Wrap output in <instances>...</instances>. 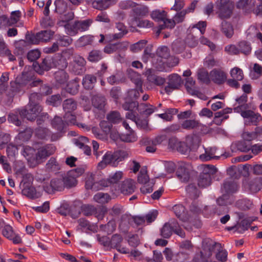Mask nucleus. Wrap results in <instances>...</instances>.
Here are the masks:
<instances>
[{
	"label": "nucleus",
	"mask_w": 262,
	"mask_h": 262,
	"mask_svg": "<svg viewBox=\"0 0 262 262\" xmlns=\"http://www.w3.org/2000/svg\"><path fill=\"white\" fill-rule=\"evenodd\" d=\"M198 168L201 171L198 180L199 187L205 188L211 184V176L215 174L217 169L214 165H200Z\"/></svg>",
	"instance_id": "f257e3e1"
},
{
	"label": "nucleus",
	"mask_w": 262,
	"mask_h": 262,
	"mask_svg": "<svg viewBox=\"0 0 262 262\" xmlns=\"http://www.w3.org/2000/svg\"><path fill=\"white\" fill-rule=\"evenodd\" d=\"M93 23V20L91 18L84 20H75L72 24H66L64 27L70 36H75L79 32H85L89 30Z\"/></svg>",
	"instance_id": "f03ea898"
},
{
	"label": "nucleus",
	"mask_w": 262,
	"mask_h": 262,
	"mask_svg": "<svg viewBox=\"0 0 262 262\" xmlns=\"http://www.w3.org/2000/svg\"><path fill=\"white\" fill-rule=\"evenodd\" d=\"M54 34V32L51 30H43L35 34H26V39L29 43L37 45L40 42L49 41Z\"/></svg>",
	"instance_id": "7ed1b4c3"
},
{
	"label": "nucleus",
	"mask_w": 262,
	"mask_h": 262,
	"mask_svg": "<svg viewBox=\"0 0 262 262\" xmlns=\"http://www.w3.org/2000/svg\"><path fill=\"white\" fill-rule=\"evenodd\" d=\"M128 154L124 150H117L114 152L107 151L103 156L102 160L98 164H112L115 162H120L127 157Z\"/></svg>",
	"instance_id": "20e7f679"
},
{
	"label": "nucleus",
	"mask_w": 262,
	"mask_h": 262,
	"mask_svg": "<svg viewBox=\"0 0 262 262\" xmlns=\"http://www.w3.org/2000/svg\"><path fill=\"white\" fill-rule=\"evenodd\" d=\"M217 8L220 18L225 19L229 18L231 17L233 9V5L229 0L218 1Z\"/></svg>",
	"instance_id": "39448f33"
},
{
	"label": "nucleus",
	"mask_w": 262,
	"mask_h": 262,
	"mask_svg": "<svg viewBox=\"0 0 262 262\" xmlns=\"http://www.w3.org/2000/svg\"><path fill=\"white\" fill-rule=\"evenodd\" d=\"M227 172L231 178L238 179L241 176L246 177L249 176V167L247 165H233Z\"/></svg>",
	"instance_id": "423d86ee"
},
{
	"label": "nucleus",
	"mask_w": 262,
	"mask_h": 262,
	"mask_svg": "<svg viewBox=\"0 0 262 262\" xmlns=\"http://www.w3.org/2000/svg\"><path fill=\"white\" fill-rule=\"evenodd\" d=\"M73 54L72 49H67L63 52L62 55H56L53 57L54 58V66L60 70H64L68 66L67 59L70 58Z\"/></svg>",
	"instance_id": "0eeeda50"
},
{
	"label": "nucleus",
	"mask_w": 262,
	"mask_h": 262,
	"mask_svg": "<svg viewBox=\"0 0 262 262\" xmlns=\"http://www.w3.org/2000/svg\"><path fill=\"white\" fill-rule=\"evenodd\" d=\"M42 111V107L39 104L29 105V109L21 110L19 114L22 118H26L31 121H34Z\"/></svg>",
	"instance_id": "6e6552de"
},
{
	"label": "nucleus",
	"mask_w": 262,
	"mask_h": 262,
	"mask_svg": "<svg viewBox=\"0 0 262 262\" xmlns=\"http://www.w3.org/2000/svg\"><path fill=\"white\" fill-rule=\"evenodd\" d=\"M193 172L192 165H178L176 175L182 182L186 183L189 180Z\"/></svg>",
	"instance_id": "1a4fd4ad"
},
{
	"label": "nucleus",
	"mask_w": 262,
	"mask_h": 262,
	"mask_svg": "<svg viewBox=\"0 0 262 262\" xmlns=\"http://www.w3.org/2000/svg\"><path fill=\"white\" fill-rule=\"evenodd\" d=\"M182 83V79L177 74L170 75L168 77L167 85L165 87V92L169 94L173 91L179 89Z\"/></svg>",
	"instance_id": "9d476101"
},
{
	"label": "nucleus",
	"mask_w": 262,
	"mask_h": 262,
	"mask_svg": "<svg viewBox=\"0 0 262 262\" xmlns=\"http://www.w3.org/2000/svg\"><path fill=\"white\" fill-rule=\"evenodd\" d=\"M216 148L215 147H210L205 149V152L199 156L200 159L202 162H207L212 159H225L230 156L229 153H225L220 156H215Z\"/></svg>",
	"instance_id": "9b49d317"
},
{
	"label": "nucleus",
	"mask_w": 262,
	"mask_h": 262,
	"mask_svg": "<svg viewBox=\"0 0 262 262\" xmlns=\"http://www.w3.org/2000/svg\"><path fill=\"white\" fill-rule=\"evenodd\" d=\"M54 58L53 57H46L44 58L40 63H33L34 69L38 74L41 75L43 73L44 71H48L52 68H54Z\"/></svg>",
	"instance_id": "f8f14e48"
},
{
	"label": "nucleus",
	"mask_w": 262,
	"mask_h": 262,
	"mask_svg": "<svg viewBox=\"0 0 262 262\" xmlns=\"http://www.w3.org/2000/svg\"><path fill=\"white\" fill-rule=\"evenodd\" d=\"M86 61L81 56H78L75 57L72 68V71L76 75H80L85 71Z\"/></svg>",
	"instance_id": "ddd939ff"
},
{
	"label": "nucleus",
	"mask_w": 262,
	"mask_h": 262,
	"mask_svg": "<svg viewBox=\"0 0 262 262\" xmlns=\"http://www.w3.org/2000/svg\"><path fill=\"white\" fill-rule=\"evenodd\" d=\"M54 152V148L50 145H46L40 147L38 149L37 152H36L35 161L43 162V159H46Z\"/></svg>",
	"instance_id": "4468645a"
},
{
	"label": "nucleus",
	"mask_w": 262,
	"mask_h": 262,
	"mask_svg": "<svg viewBox=\"0 0 262 262\" xmlns=\"http://www.w3.org/2000/svg\"><path fill=\"white\" fill-rule=\"evenodd\" d=\"M136 182L131 179H127L123 181L120 186V190L122 193L128 194L133 193L136 189Z\"/></svg>",
	"instance_id": "2eb2a0df"
},
{
	"label": "nucleus",
	"mask_w": 262,
	"mask_h": 262,
	"mask_svg": "<svg viewBox=\"0 0 262 262\" xmlns=\"http://www.w3.org/2000/svg\"><path fill=\"white\" fill-rule=\"evenodd\" d=\"M238 189L237 184L231 179L226 180L221 187L223 193H226L229 195L236 192Z\"/></svg>",
	"instance_id": "dca6fc26"
},
{
	"label": "nucleus",
	"mask_w": 262,
	"mask_h": 262,
	"mask_svg": "<svg viewBox=\"0 0 262 262\" xmlns=\"http://www.w3.org/2000/svg\"><path fill=\"white\" fill-rule=\"evenodd\" d=\"M132 12H133L134 20L137 21L139 19L148 15L149 9L146 6L138 5L132 9Z\"/></svg>",
	"instance_id": "f3484780"
},
{
	"label": "nucleus",
	"mask_w": 262,
	"mask_h": 262,
	"mask_svg": "<svg viewBox=\"0 0 262 262\" xmlns=\"http://www.w3.org/2000/svg\"><path fill=\"white\" fill-rule=\"evenodd\" d=\"M145 75L147 77V80L149 82L157 85H162L165 82V78L156 75L152 69H147L145 72Z\"/></svg>",
	"instance_id": "a211bd4d"
},
{
	"label": "nucleus",
	"mask_w": 262,
	"mask_h": 262,
	"mask_svg": "<svg viewBox=\"0 0 262 262\" xmlns=\"http://www.w3.org/2000/svg\"><path fill=\"white\" fill-rule=\"evenodd\" d=\"M242 117L248 119L253 125H257L258 123L262 120V117L258 113H255L251 110H247L246 112H243Z\"/></svg>",
	"instance_id": "6ab92c4d"
},
{
	"label": "nucleus",
	"mask_w": 262,
	"mask_h": 262,
	"mask_svg": "<svg viewBox=\"0 0 262 262\" xmlns=\"http://www.w3.org/2000/svg\"><path fill=\"white\" fill-rule=\"evenodd\" d=\"M123 177V172L119 171L110 176L107 179H104L100 181V185L102 187H108L110 185L117 183Z\"/></svg>",
	"instance_id": "aec40b11"
},
{
	"label": "nucleus",
	"mask_w": 262,
	"mask_h": 262,
	"mask_svg": "<svg viewBox=\"0 0 262 262\" xmlns=\"http://www.w3.org/2000/svg\"><path fill=\"white\" fill-rule=\"evenodd\" d=\"M93 106L98 110H103L106 104V100L104 96L100 94L94 95L91 98Z\"/></svg>",
	"instance_id": "412c9836"
},
{
	"label": "nucleus",
	"mask_w": 262,
	"mask_h": 262,
	"mask_svg": "<svg viewBox=\"0 0 262 262\" xmlns=\"http://www.w3.org/2000/svg\"><path fill=\"white\" fill-rule=\"evenodd\" d=\"M176 225V221L175 220H171L169 222L166 223L161 229V236L165 238H169L173 232Z\"/></svg>",
	"instance_id": "4be33fe9"
},
{
	"label": "nucleus",
	"mask_w": 262,
	"mask_h": 262,
	"mask_svg": "<svg viewBox=\"0 0 262 262\" xmlns=\"http://www.w3.org/2000/svg\"><path fill=\"white\" fill-rule=\"evenodd\" d=\"M210 75L212 80L217 84L223 83L227 78L226 73L221 69L212 70L210 73Z\"/></svg>",
	"instance_id": "5701e85b"
},
{
	"label": "nucleus",
	"mask_w": 262,
	"mask_h": 262,
	"mask_svg": "<svg viewBox=\"0 0 262 262\" xmlns=\"http://www.w3.org/2000/svg\"><path fill=\"white\" fill-rule=\"evenodd\" d=\"M126 43L118 42L107 45L104 47L103 51L106 54H112L116 51L126 49Z\"/></svg>",
	"instance_id": "b1692460"
},
{
	"label": "nucleus",
	"mask_w": 262,
	"mask_h": 262,
	"mask_svg": "<svg viewBox=\"0 0 262 262\" xmlns=\"http://www.w3.org/2000/svg\"><path fill=\"white\" fill-rule=\"evenodd\" d=\"M118 0H100L92 2V5L93 8L103 10L108 8L111 5L115 4Z\"/></svg>",
	"instance_id": "393cba45"
},
{
	"label": "nucleus",
	"mask_w": 262,
	"mask_h": 262,
	"mask_svg": "<svg viewBox=\"0 0 262 262\" xmlns=\"http://www.w3.org/2000/svg\"><path fill=\"white\" fill-rule=\"evenodd\" d=\"M23 187L24 188L22 190L23 194L32 199L38 198L39 196V193H37L35 188L33 186L30 185L29 184L24 183Z\"/></svg>",
	"instance_id": "a878e982"
},
{
	"label": "nucleus",
	"mask_w": 262,
	"mask_h": 262,
	"mask_svg": "<svg viewBox=\"0 0 262 262\" xmlns=\"http://www.w3.org/2000/svg\"><path fill=\"white\" fill-rule=\"evenodd\" d=\"M216 202L217 205L225 208L226 206L232 204L234 202V199L233 196L224 193L222 196L216 199Z\"/></svg>",
	"instance_id": "bb28decb"
},
{
	"label": "nucleus",
	"mask_w": 262,
	"mask_h": 262,
	"mask_svg": "<svg viewBox=\"0 0 262 262\" xmlns=\"http://www.w3.org/2000/svg\"><path fill=\"white\" fill-rule=\"evenodd\" d=\"M221 31L227 38H230L234 34V29L232 24L227 21L224 20L221 24Z\"/></svg>",
	"instance_id": "cd10ccee"
},
{
	"label": "nucleus",
	"mask_w": 262,
	"mask_h": 262,
	"mask_svg": "<svg viewBox=\"0 0 262 262\" xmlns=\"http://www.w3.org/2000/svg\"><path fill=\"white\" fill-rule=\"evenodd\" d=\"M96 81V76L92 74H87L83 77L82 83L85 89L91 90L93 89Z\"/></svg>",
	"instance_id": "c85d7f7f"
},
{
	"label": "nucleus",
	"mask_w": 262,
	"mask_h": 262,
	"mask_svg": "<svg viewBox=\"0 0 262 262\" xmlns=\"http://www.w3.org/2000/svg\"><path fill=\"white\" fill-rule=\"evenodd\" d=\"M23 155L28 162L33 163L35 161L36 150L34 148L29 146H24Z\"/></svg>",
	"instance_id": "c756f323"
},
{
	"label": "nucleus",
	"mask_w": 262,
	"mask_h": 262,
	"mask_svg": "<svg viewBox=\"0 0 262 262\" xmlns=\"http://www.w3.org/2000/svg\"><path fill=\"white\" fill-rule=\"evenodd\" d=\"M63 110L67 112H73L77 109V102L73 98H68L62 103Z\"/></svg>",
	"instance_id": "7c9ffc66"
},
{
	"label": "nucleus",
	"mask_w": 262,
	"mask_h": 262,
	"mask_svg": "<svg viewBox=\"0 0 262 262\" xmlns=\"http://www.w3.org/2000/svg\"><path fill=\"white\" fill-rule=\"evenodd\" d=\"M85 187L86 189L93 190L100 189L103 187L100 185V181L98 183L95 182L94 175L92 173L85 178Z\"/></svg>",
	"instance_id": "2f4dec72"
},
{
	"label": "nucleus",
	"mask_w": 262,
	"mask_h": 262,
	"mask_svg": "<svg viewBox=\"0 0 262 262\" xmlns=\"http://www.w3.org/2000/svg\"><path fill=\"white\" fill-rule=\"evenodd\" d=\"M81 212L85 216H91L95 215V216L98 217L99 215L97 214V210L96 208L91 205L83 204L80 208Z\"/></svg>",
	"instance_id": "473e14b6"
},
{
	"label": "nucleus",
	"mask_w": 262,
	"mask_h": 262,
	"mask_svg": "<svg viewBox=\"0 0 262 262\" xmlns=\"http://www.w3.org/2000/svg\"><path fill=\"white\" fill-rule=\"evenodd\" d=\"M239 54L242 53L245 55H248L251 52L252 48L250 43L246 41L242 40L238 42Z\"/></svg>",
	"instance_id": "72a5a7b5"
},
{
	"label": "nucleus",
	"mask_w": 262,
	"mask_h": 262,
	"mask_svg": "<svg viewBox=\"0 0 262 262\" xmlns=\"http://www.w3.org/2000/svg\"><path fill=\"white\" fill-rule=\"evenodd\" d=\"M94 38L93 35L90 34L82 36L76 41V44L79 47L90 45L93 43Z\"/></svg>",
	"instance_id": "f704fd0d"
},
{
	"label": "nucleus",
	"mask_w": 262,
	"mask_h": 262,
	"mask_svg": "<svg viewBox=\"0 0 262 262\" xmlns=\"http://www.w3.org/2000/svg\"><path fill=\"white\" fill-rule=\"evenodd\" d=\"M31 74L23 72L21 75L16 77L15 83L19 87H21L27 84L28 82L31 80Z\"/></svg>",
	"instance_id": "c9c22d12"
},
{
	"label": "nucleus",
	"mask_w": 262,
	"mask_h": 262,
	"mask_svg": "<svg viewBox=\"0 0 262 262\" xmlns=\"http://www.w3.org/2000/svg\"><path fill=\"white\" fill-rule=\"evenodd\" d=\"M130 79L131 81L136 85V88L140 90L141 93H143L142 84L143 81L141 76L137 72H132L130 74Z\"/></svg>",
	"instance_id": "e433bc0d"
},
{
	"label": "nucleus",
	"mask_w": 262,
	"mask_h": 262,
	"mask_svg": "<svg viewBox=\"0 0 262 262\" xmlns=\"http://www.w3.org/2000/svg\"><path fill=\"white\" fill-rule=\"evenodd\" d=\"M15 174L17 176H21L23 178L30 179L32 178L30 173H28V170L26 169L24 165H15L14 167Z\"/></svg>",
	"instance_id": "4c0bfd02"
},
{
	"label": "nucleus",
	"mask_w": 262,
	"mask_h": 262,
	"mask_svg": "<svg viewBox=\"0 0 262 262\" xmlns=\"http://www.w3.org/2000/svg\"><path fill=\"white\" fill-rule=\"evenodd\" d=\"M51 125L54 128L61 132L66 127V123L61 117L55 116L52 120Z\"/></svg>",
	"instance_id": "58836bf2"
},
{
	"label": "nucleus",
	"mask_w": 262,
	"mask_h": 262,
	"mask_svg": "<svg viewBox=\"0 0 262 262\" xmlns=\"http://www.w3.org/2000/svg\"><path fill=\"white\" fill-rule=\"evenodd\" d=\"M127 134H121L120 138L121 141L125 142H134L137 140L138 137L133 129L128 131Z\"/></svg>",
	"instance_id": "ea45409f"
},
{
	"label": "nucleus",
	"mask_w": 262,
	"mask_h": 262,
	"mask_svg": "<svg viewBox=\"0 0 262 262\" xmlns=\"http://www.w3.org/2000/svg\"><path fill=\"white\" fill-rule=\"evenodd\" d=\"M183 128L185 129H192L199 127L201 123L195 120H186L181 124Z\"/></svg>",
	"instance_id": "a19ab883"
},
{
	"label": "nucleus",
	"mask_w": 262,
	"mask_h": 262,
	"mask_svg": "<svg viewBox=\"0 0 262 262\" xmlns=\"http://www.w3.org/2000/svg\"><path fill=\"white\" fill-rule=\"evenodd\" d=\"M63 181L64 187L67 188L75 187L77 184V179L68 172L67 175L63 178Z\"/></svg>",
	"instance_id": "79ce46f5"
},
{
	"label": "nucleus",
	"mask_w": 262,
	"mask_h": 262,
	"mask_svg": "<svg viewBox=\"0 0 262 262\" xmlns=\"http://www.w3.org/2000/svg\"><path fill=\"white\" fill-rule=\"evenodd\" d=\"M103 58V54L100 50H93L89 54L88 57L89 61L91 62H97Z\"/></svg>",
	"instance_id": "37998d69"
},
{
	"label": "nucleus",
	"mask_w": 262,
	"mask_h": 262,
	"mask_svg": "<svg viewBox=\"0 0 262 262\" xmlns=\"http://www.w3.org/2000/svg\"><path fill=\"white\" fill-rule=\"evenodd\" d=\"M138 182L140 184H146L149 182V178L147 174V166H143L140 170L138 176Z\"/></svg>",
	"instance_id": "c03bdc74"
},
{
	"label": "nucleus",
	"mask_w": 262,
	"mask_h": 262,
	"mask_svg": "<svg viewBox=\"0 0 262 262\" xmlns=\"http://www.w3.org/2000/svg\"><path fill=\"white\" fill-rule=\"evenodd\" d=\"M151 17L157 21H163L167 17V13L164 10H155L150 14Z\"/></svg>",
	"instance_id": "a18cd8bd"
},
{
	"label": "nucleus",
	"mask_w": 262,
	"mask_h": 262,
	"mask_svg": "<svg viewBox=\"0 0 262 262\" xmlns=\"http://www.w3.org/2000/svg\"><path fill=\"white\" fill-rule=\"evenodd\" d=\"M73 41V39L69 36L58 35L57 36L56 43L58 46L62 47H67L70 45Z\"/></svg>",
	"instance_id": "49530a36"
},
{
	"label": "nucleus",
	"mask_w": 262,
	"mask_h": 262,
	"mask_svg": "<svg viewBox=\"0 0 262 262\" xmlns=\"http://www.w3.org/2000/svg\"><path fill=\"white\" fill-rule=\"evenodd\" d=\"M231 147L236 148L242 152H247L250 150V145H248L245 141L236 142L232 144Z\"/></svg>",
	"instance_id": "de8ad7c7"
},
{
	"label": "nucleus",
	"mask_w": 262,
	"mask_h": 262,
	"mask_svg": "<svg viewBox=\"0 0 262 262\" xmlns=\"http://www.w3.org/2000/svg\"><path fill=\"white\" fill-rule=\"evenodd\" d=\"M61 20L58 22V24L60 26H63L64 27V24H69V21L73 20L74 18V13L72 11H69L67 12H65L62 14L60 16Z\"/></svg>",
	"instance_id": "09e8293b"
},
{
	"label": "nucleus",
	"mask_w": 262,
	"mask_h": 262,
	"mask_svg": "<svg viewBox=\"0 0 262 262\" xmlns=\"http://www.w3.org/2000/svg\"><path fill=\"white\" fill-rule=\"evenodd\" d=\"M172 210L178 218L183 221L185 220V207L183 205H176L172 207Z\"/></svg>",
	"instance_id": "8fccbe9b"
},
{
	"label": "nucleus",
	"mask_w": 262,
	"mask_h": 262,
	"mask_svg": "<svg viewBox=\"0 0 262 262\" xmlns=\"http://www.w3.org/2000/svg\"><path fill=\"white\" fill-rule=\"evenodd\" d=\"M94 200L100 204H105L107 203L110 200V195L107 193L103 192H98L93 197Z\"/></svg>",
	"instance_id": "3c124183"
},
{
	"label": "nucleus",
	"mask_w": 262,
	"mask_h": 262,
	"mask_svg": "<svg viewBox=\"0 0 262 262\" xmlns=\"http://www.w3.org/2000/svg\"><path fill=\"white\" fill-rule=\"evenodd\" d=\"M198 79L205 83L210 82L209 76L208 72L204 69H199L197 72Z\"/></svg>",
	"instance_id": "603ef678"
},
{
	"label": "nucleus",
	"mask_w": 262,
	"mask_h": 262,
	"mask_svg": "<svg viewBox=\"0 0 262 262\" xmlns=\"http://www.w3.org/2000/svg\"><path fill=\"white\" fill-rule=\"evenodd\" d=\"M50 186L53 190L61 191L64 187L63 179H54L51 181Z\"/></svg>",
	"instance_id": "864d4df0"
},
{
	"label": "nucleus",
	"mask_w": 262,
	"mask_h": 262,
	"mask_svg": "<svg viewBox=\"0 0 262 262\" xmlns=\"http://www.w3.org/2000/svg\"><path fill=\"white\" fill-rule=\"evenodd\" d=\"M55 78L58 83L64 84L67 81L68 76L64 70H59L55 73Z\"/></svg>",
	"instance_id": "5fc2aeb1"
},
{
	"label": "nucleus",
	"mask_w": 262,
	"mask_h": 262,
	"mask_svg": "<svg viewBox=\"0 0 262 262\" xmlns=\"http://www.w3.org/2000/svg\"><path fill=\"white\" fill-rule=\"evenodd\" d=\"M187 193L192 199H195L199 196L200 191L193 184H189L186 188Z\"/></svg>",
	"instance_id": "6e6d98bb"
},
{
	"label": "nucleus",
	"mask_w": 262,
	"mask_h": 262,
	"mask_svg": "<svg viewBox=\"0 0 262 262\" xmlns=\"http://www.w3.org/2000/svg\"><path fill=\"white\" fill-rule=\"evenodd\" d=\"M107 119L112 123H117L121 121V117L120 113L116 111H112L107 115Z\"/></svg>",
	"instance_id": "4d7b16f0"
},
{
	"label": "nucleus",
	"mask_w": 262,
	"mask_h": 262,
	"mask_svg": "<svg viewBox=\"0 0 262 262\" xmlns=\"http://www.w3.org/2000/svg\"><path fill=\"white\" fill-rule=\"evenodd\" d=\"M54 4L57 13L62 14L66 12L67 9V4L63 0H56Z\"/></svg>",
	"instance_id": "13d9d810"
},
{
	"label": "nucleus",
	"mask_w": 262,
	"mask_h": 262,
	"mask_svg": "<svg viewBox=\"0 0 262 262\" xmlns=\"http://www.w3.org/2000/svg\"><path fill=\"white\" fill-rule=\"evenodd\" d=\"M123 241L122 236L118 234H114L110 239V247L111 248L116 249L119 247L121 243Z\"/></svg>",
	"instance_id": "bf43d9fd"
},
{
	"label": "nucleus",
	"mask_w": 262,
	"mask_h": 262,
	"mask_svg": "<svg viewBox=\"0 0 262 262\" xmlns=\"http://www.w3.org/2000/svg\"><path fill=\"white\" fill-rule=\"evenodd\" d=\"M116 27L120 32L119 33H115L113 35V39H116L121 38L124 34L127 33L126 27L122 23H117L116 24Z\"/></svg>",
	"instance_id": "052dcab7"
},
{
	"label": "nucleus",
	"mask_w": 262,
	"mask_h": 262,
	"mask_svg": "<svg viewBox=\"0 0 262 262\" xmlns=\"http://www.w3.org/2000/svg\"><path fill=\"white\" fill-rule=\"evenodd\" d=\"M163 24L159 25V30L157 31L158 33H160L161 31L165 28H169L172 29L174 28L176 23L174 20H171L170 19H167L166 17L163 21Z\"/></svg>",
	"instance_id": "680f3d73"
},
{
	"label": "nucleus",
	"mask_w": 262,
	"mask_h": 262,
	"mask_svg": "<svg viewBox=\"0 0 262 262\" xmlns=\"http://www.w3.org/2000/svg\"><path fill=\"white\" fill-rule=\"evenodd\" d=\"M147 43V41L145 40H141L138 42L130 46V50L132 52L134 53H136L140 51L142 49L144 48L146 44Z\"/></svg>",
	"instance_id": "e2e57ef3"
},
{
	"label": "nucleus",
	"mask_w": 262,
	"mask_h": 262,
	"mask_svg": "<svg viewBox=\"0 0 262 262\" xmlns=\"http://www.w3.org/2000/svg\"><path fill=\"white\" fill-rule=\"evenodd\" d=\"M156 54L158 56L164 59H167L170 56L169 50L165 46L159 48L157 50Z\"/></svg>",
	"instance_id": "0e129e2a"
},
{
	"label": "nucleus",
	"mask_w": 262,
	"mask_h": 262,
	"mask_svg": "<svg viewBox=\"0 0 262 262\" xmlns=\"http://www.w3.org/2000/svg\"><path fill=\"white\" fill-rule=\"evenodd\" d=\"M204 65L208 68L220 66L219 60L214 59L213 57L209 56L207 57L204 60Z\"/></svg>",
	"instance_id": "69168bd1"
},
{
	"label": "nucleus",
	"mask_w": 262,
	"mask_h": 262,
	"mask_svg": "<svg viewBox=\"0 0 262 262\" xmlns=\"http://www.w3.org/2000/svg\"><path fill=\"white\" fill-rule=\"evenodd\" d=\"M230 74L233 79L237 80H242L244 77L243 71L237 67H235L231 70Z\"/></svg>",
	"instance_id": "338daca9"
},
{
	"label": "nucleus",
	"mask_w": 262,
	"mask_h": 262,
	"mask_svg": "<svg viewBox=\"0 0 262 262\" xmlns=\"http://www.w3.org/2000/svg\"><path fill=\"white\" fill-rule=\"evenodd\" d=\"M33 130L31 128H26L18 134L19 139L23 141H28L32 136Z\"/></svg>",
	"instance_id": "774afa93"
}]
</instances>
